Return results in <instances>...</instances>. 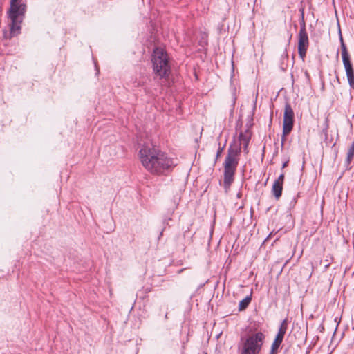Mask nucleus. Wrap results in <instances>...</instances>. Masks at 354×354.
<instances>
[{
	"instance_id": "f257e3e1",
	"label": "nucleus",
	"mask_w": 354,
	"mask_h": 354,
	"mask_svg": "<svg viewBox=\"0 0 354 354\" xmlns=\"http://www.w3.org/2000/svg\"><path fill=\"white\" fill-rule=\"evenodd\" d=\"M139 156L142 166L153 174H162L177 165L175 160L165 153L147 145L140 149Z\"/></svg>"
},
{
	"instance_id": "f03ea898",
	"label": "nucleus",
	"mask_w": 354,
	"mask_h": 354,
	"mask_svg": "<svg viewBox=\"0 0 354 354\" xmlns=\"http://www.w3.org/2000/svg\"><path fill=\"white\" fill-rule=\"evenodd\" d=\"M26 9L25 0L10 1V7L7 11L8 18L10 20V33L8 35V32L4 30L5 38H10L20 33Z\"/></svg>"
},
{
	"instance_id": "7ed1b4c3",
	"label": "nucleus",
	"mask_w": 354,
	"mask_h": 354,
	"mask_svg": "<svg viewBox=\"0 0 354 354\" xmlns=\"http://www.w3.org/2000/svg\"><path fill=\"white\" fill-rule=\"evenodd\" d=\"M266 339L262 332L248 334L241 337L238 345L240 354H259Z\"/></svg>"
},
{
	"instance_id": "20e7f679",
	"label": "nucleus",
	"mask_w": 354,
	"mask_h": 354,
	"mask_svg": "<svg viewBox=\"0 0 354 354\" xmlns=\"http://www.w3.org/2000/svg\"><path fill=\"white\" fill-rule=\"evenodd\" d=\"M240 153V149L230 145L227 149V155L223 163L224 167V187L228 189L234 179V174L239 164L238 156Z\"/></svg>"
},
{
	"instance_id": "39448f33",
	"label": "nucleus",
	"mask_w": 354,
	"mask_h": 354,
	"mask_svg": "<svg viewBox=\"0 0 354 354\" xmlns=\"http://www.w3.org/2000/svg\"><path fill=\"white\" fill-rule=\"evenodd\" d=\"M153 73L160 79L167 78L171 72L169 59L167 52L162 48H156L151 55Z\"/></svg>"
},
{
	"instance_id": "423d86ee",
	"label": "nucleus",
	"mask_w": 354,
	"mask_h": 354,
	"mask_svg": "<svg viewBox=\"0 0 354 354\" xmlns=\"http://www.w3.org/2000/svg\"><path fill=\"white\" fill-rule=\"evenodd\" d=\"M339 39L341 42L342 62L346 71L347 80L351 88L354 89V70L353 68V66L350 60L349 54L348 53L346 44L344 42L341 34Z\"/></svg>"
},
{
	"instance_id": "0eeeda50",
	"label": "nucleus",
	"mask_w": 354,
	"mask_h": 354,
	"mask_svg": "<svg viewBox=\"0 0 354 354\" xmlns=\"http://www.w3.org/2000/svg\"><path fill=\"white\" fill-rule=\"evenodd\" d=\"M294 122V112L289 103H286L284 108L283 121V137L281 145H283L285 137L288 135L292 129Z\"/></svg>"
},
{
	"instance_id": "6e6552de",
	"label": "nucleus",
	"mask_w": 354,
	"mask_h": 354,
	"mask_svg": "<svg viewBox=\"0 0 354 354\" xmlns=\"http://www.w3.org/2000/svg\"><path fill=\"white\" fill-rule=\"evenodd\" d=\"M309 46V39L307 33H299L298 53L299 57L304 59L306 57L307 49Z\"/></svg>"
},
{
	"instance_id": "1a4fd4ad",
	"label": "nucleus",
	"mask_w": 354,
	"mask_h": 354,
	"mask_svg": "<svg viewBox=\"0 0 354 354\" xmlns=\"http://www.w3.org/2000/svg\"><path fill=\"white\" fill-rule=\"evenodd\" d=\"M287 328H288V322H287V319H285L282 321V322L281 323V324L279 326V328L278 333L275 337L274 340L281 343L283 339L284 335L286 333Z\"/></svg>"
},
{
	"instance_id": "9d476101",
	"label": "nucleus",
	"mask_w": 354,
	"mask_h": 354,
	"mask_svg": "<svg viewBox=\"0 0 354 354\" xmlns=\"http://www.w3.org/2000/svg\"><path fill=\"white\" fill-rule=\"evenodd\" d=\"M283 189V185L279 183L274 182L272 185V192L274 197L278 199L281 196Z\"/></svg>"
},
{
	"instance_id": "9b49d317",
	"label": "nucleus",
	"mask_w": 354,
	"mask_h": 354,
	"mask_svg": "<svg viewBox=\"0 0 354 354\" xmlns=\"http://www.w3.org/2000/svg\"><path fill=\"white\" fill-rule=\"evenodd\" d=\"M252 297L251 295L247 296L243 299H242L239 305V311L244 310L247 308V307L249 306L250 303L251 302Z\"/></svg>"
},
{
	"instance_id": "f8f14e48",
	"label": "nucleus",
	"mask_w": 354,
	"mask_h": 354,
	"mask_svg": "<svg viewBox=\"0 0 354 354\" xmlns=\"http://www.w3.org/2000/svg\"><path fill=\"white\" fill-rule=\"evenodd\" d=\"M354 157V142L348 148L346 160L349 163Z\"/></svg>"
},
{
	"instance_id": "ddd939ff",
	"label": "nucleus",
	"mask_w": 354,
	"mask_h": 354,
	"mask_svg": "<svg viewBox=\"0 0 354 354\" xmlns=\"http://www.w3.org/2000/svg\"><path fill=\"white\" fill-rule=\"evenodd\" d=\"M281 343L276 341V340H274L272 344V347H271V353H274L275 351H277L278 350V348H279L280 345H281Z\"/></svg>"
},
{
	"instance_id": "4468645a",
	"label": "nucleus",
	"mask_w": 354,
	"mask_h": 354,
	"mask_svg": "<svg viewBox=\"0 0 354 354\" xmlns=\"http://www.w3.org/2000/svg\"><path fill=\"white\" fill-rule=\"evenodd\" d=\"M299 33H307L306 30V24H305L304 19V17H302V20L300 23V30H299Z\"/></svg>"
},
{
	"instance_id": "2eb2a0df",
	"label": "nucleus",
	"mask_w": 354,
	"mask_h": 354,
	"mask_svg": "<svg viewBox=\"0 0 354 354\" xmlns=\"http://www.w3.org/2000/svg\"><path fill=\"white\" fill-rule=\"evenodd\" d=\"M283 180H284V174H281V175H279V176L278 177V178L274 180V182L276 183H279L280 184H282L283 183Z\"/></svg>"
},
{
	"instance_id": "dca6fc26",
	"label": "nucleus",
	"mask_w": 354,
	"mask_h": 354,
	"mask_svg": "<svg viewBox=\"0 0 354 354\" xmlns=\"http://www.w3.org/2000/svg\"><path fill=\"white\" fill-rule=\"evenodd\" d=\"M223 149H224V147H219L218 149V151H217V153H216V158H218L221 156V154L222 153V152L223 151Z\"/></svg>"
},
{
	"instance_id": "f3484780",
	"label": "nucleus",
	"mask_w": 354,
	"mask_h": 354,
	"mask_svg": "<svg viewBox=\"0 0 354 354\" xmlns=\"http://www.w3.org/2000/svg\"><path fill=\"white\" fill-rule=\"evenodd\" d=\"M283 354H292V353L290 349H286Z\"/></svg>"
},
{
	"instance_id": "a211bd4d",
	"label": "nucleus",
	"mask_w": 354,
	"mask_h": 354,
	"mask_svg": "<svg viewBox=\"0 0 354 354\" xmlns=\"http://www.w3.org/2000/svg\"><path fill=\"white\" fill-rule=\"evenodd\" d=\"M288 165V161L283 162V164L282 165V169H284L285 167H286Z\"/></svg>"
},
{
	"instance_id": "6ab92c4d",
	"label": "nucleus",
	"mask_w": 354,
	"mask_h": 354,
	"mask_svg": "<svg viewBox=\"0 0 354 354\" xmlns=\"http://www.w3.org/2000/svg\"><path fill=\"white\" fill-rule=\"evenodd\" d=\"M235 102H236V97H233V99H232L233 105L235 104Z\"/></svg>"
}]
</instances>
